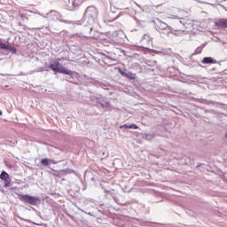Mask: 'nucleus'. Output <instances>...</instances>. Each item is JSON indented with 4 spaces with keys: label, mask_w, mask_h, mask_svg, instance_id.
I'll return each instance as SVG.
<instances>
[{
    "label": "nucleus",
    "mask_w": 227,
    "mask_h": 227,
    "mask_svg": "<svg viewBox=\"0 0 227 227\" xmlns=\"http://www.w3.org/2000/svg\"><path fill=\"white\" fill-rule=\"evenodd\" d=\"M98 15V11L93 6H89L83 15L84 26H93L95 24V19Z\"/></svg>",
    "instance_id": "obj_1"
},
{
    "label": "nucleus",
    "mask_w": 227,
    "mask_h": 227,
    "mask_svg": "<svg viewBox=\"0 0 227 227\" xmlns=\"http://www.w3.org/2000/svg\"><path fill=\"white\" fill-rule=\"evenodd\" d=\"M61 61V59H57L56 60L52 61L49 66L48 68H51L53 72H56L57 74H64L65 75H72L74 72L67 69L65 67L59 63Z\"/></svg>",
    "instance_id": "obj_2"
},
{
    "label": "nucleus",
    "mask_w": 227,
    "mask_h": 227,
    "mask_svg": "<svg viewBox=\"0 0 227 227\" xmlns=\"http://www.w3.org/2000/svg\"><path fill=\"white\" fill-rule=\"evenodd\" d=\"M20 201L22 203H27V205H32L33 207H36L38 203H40L39 197L31 196L29 194H19Z\"/></svg>",
    "instance_id": "obj_3"
},
{
    "label": "nucleus",
    "mask_w": 227,
    "mask_h": 227,
    "mask_svg": "<svg viewBox=\"0 0 227 227\" xmlns=\"http://www.w3.org/2000/svg\"><path fill=\"white\" fill-rule=\"evenodd\" d=\"M116 54H120V56L122 54V56H125V51L121 49H116L115 52H108V55H105V57L108 61H116Z\"/></svg>",
    "instance_id": "obj_4"
},
{
    "label": "nucleus",
    "mask_w": 227,
    "mask_h": 227,
    "mask_svg": "<svg viewBox=\"0 0 227 227\" xmlns=\"http://www.w3.org/2000/svg\"><path fill=\"white\" fill-rule=\"evenodd\" d=\"M178 31H180V30H176L171 27H167V28H165L160 32V35L161 38H165V36H169L170 35H176V33H178Z\"/></svg>",
    "instance_id": "obj_5"
},
{
    "label": "nucleus",
    "mask_w": 227,
    "mask_h": 227,
    "mask_svg": "<svg viewBox=\"0 0 227 227\" xmlns=\"http://www.w3.org/2000/svg\"><path fill=\"white\" fill-rule=\"evenodd\" d=\"M0 178L4 182L5 188L11 187L12 178H10V175L6 171H2Z\"/></svg>",
    "instance_id": "obj_6"
},
{
    "label": "nucleus",
    "mask_w": 227,
    "mask_h": 227,
    "mask_svg": "<svg viewBox=\"0 0 227 227\" xmlns=\"http://www.w3.org/2000/svg\"><path fill=\"white\" fill-rule=\"evenodd\" d=\"M121 35V36H123V32H121V31L115 32L113 35L112 42L114 43H115L116 45H120V44L123 43V40L121 39V37H120Z\"/></svg>",
    "instance_id": "obj_7"
},
{
    "label": "nucleus",
    "mask_w": 227,
    "mask_h": 227,
    "mask_svg": "<svg viewBox=\"0 0 227 227\" xmlns=\"http://www.w3.org/2000/svg\"><path fill=\"white\" fill-rule=\"evenodd\" d=\"M97 104H100L103 107H111V103L107 98H102V96H98L96 98Z\"/></svg>",
    "instance_id": "obj_8"
},
{
    "label": "nucleus",
    "mask_w": 227,
    "mask_h": 227,
    "mask_svg": "<svg viewBox=\"0 0 227 227\" xmlns=\"http://www.w3.org/2000/svg\"><path fill=\"white\" fill-rule=\"evenodd\" d=\"M153 40V39L150 37V35L145 34V35H143L142 40H141V43H142V45H144V46L152 45Z\"/></svg>",
    "instance_id": "obj_9"
},
{
    "label": "nucleus",
    "mask_w": 227,
    "mask_h": 227,
    "mask_svg": "<svg viewBox=\"0 0 227 227\" xmlns=\"http://www.w3.org/2000/svg\"><path fill=\"white\" fill-rule=\"evenodd\" d=\"M169 27V26L168 24H166L165 22L160 21L157 25H156V30L160 33L161 31H163L164 29Z\"/></svg>",
    "instance_id": "obj_10"
},
{
    "label": "nucleus",
    "mask_w": 227,
    "mask_h": 227,
    "mask_svg": "<svg viewBox=\"0 0 227 227\" xmlns=\"http://www.w3.org/2000/svg\"><path fill=\"white\" fill-rule=\"evenodd\" d=\"M203 65H214V63H217V60H214L212 57H206L201 60Z\"/></svg>",
    "instance_id": "obj_11"
},
{
    "label": "nucleus",
    "mask_w": 227,
    "mask_h": 227,
    "mask_svg": "<svg viewBox=\"0 0 227 227\" xmlns=\"http://www.w3.org/2000/svg\"><path fill=\"white\" fill-rule=\"evenodd\" d=\"M58 12L56 11H51L44 16L45 19H50V20H56L58 19Z\"/></svg>",
    "instance_id": "obj_12"
},
{
    "label": "nucleus",
    "mask_w": 227,
    "mask_h": 227,
    "mask_svg": "<svg viewBox=\"0 0 227 227\" xmlns=\"http://www.w3.org/2000/svg\"><path fill=\"white\" fill-rule=\"evenodd\" d=\"M120 74H122L123 77H127V79H130V81H134V79H136V74L132 73H125V71L120 70Z\"/></svg>",
    "instance_id": "obj_13"
},
{
    "label": "nucleus",
    "mask_w": 227,
    "mask_h": 227,
    "mask_svg": "<svg viewBox=\"0 0 227 227\" xmlns=\"http://www.w3.org/2000/svg\"><path fill=\"white\" fill-rule=\"evenodd\" d=\"M0 49H3L4 51H13V52H17V50L15 48L11 47L10 45L6 43H3L0 42Z\"/></svg>",
    "instance_id": "obj_14"
},
{
    "label": "nucleus",
    "mask_w": 227,
    "mask_h": 227,
    "mask_svg": "<svg viewBox=\"0 0 227 227\" xmlns=\"http://www.w3.org/2000/svg\"><path fill=\"white\" fill-rule=\"evenodd\" d=\"M215 25L217 27H227V20L226 19H222L218 20Z\"/></svg>",
    "instance_id": "obj_15"
},
{
    "label": "nucleus",
    "mask_w": 227,
    "mask_h": 227,
    "mask_svg": "<svg viewBox=\"0 0 227 227\" xmlns=\"http://www.w3.org/2000/svg\"><path fill=\"white\" fill-rule=\"evenodd\" d=\"M41 164L43 165V166H46V167H49V159H47V158H45V159H43L42 160H41Z\"/></svg>",
    "instance_id": "obj_16"
},
{
    "label": "nucleus",
    "mask_w": 227,
    "mask_h": 227,
    "mask_svg": "<svg viewBox=\"0 0 227 227\" xmlns=\"http://www.w3.org/2000/svg\"><path fill=\"white\" fill-rule=\"evenodd\" d=\"M203 47H205V45L202 44V46L198 47L195 50V54H201V52L203 51Z\"/></svg>",
    "instance_id": "obj_17"
},
{
    "label": "nucleus",
    "mask_w": 227,
    "mask_h": 227,
    "mask_svg": "<svg viewBox=\"0 0 227 227\" xmlns=\"http://www.w3.org/2000/svg\"><path fill=\"white\" fill-rule=\"evenodd\" d=\"M99 86L103 88V90H109V85L107 83L101 82L99 83Z\"/></svg>",
    "instance_id": "obj_18"
},
{
    "label": "nucleus",
    "mask_w": 227,
    "mask_h": 227,
    "mask_svg": "<svg viewBox=\"0 0 227 227\" xmlns=\"http://www.w3.org/2000/svg\"><path fill=\"white\" fill-rule=\"evenodd\" d=\"M145 139H147V141H152V139H153V134H147Z\"/></svg>",
    "instance_id": "obj_19"
},
{
    "label": "nucleus",
    "mask_w": 227,
    "mask_h": 227,
    "mask_svg": "<svg viewBox=\"0 0 227 227\" xmlns=\"http://www.w3.org/2000/svg\"><path fill=\"white\" fill-rule=\"evenodd\" d=\"M129 129H137L138 127L136 124H131V125H129Z\"/></svg>",
    "instance_id": "obj_20"
},
{
    "label": "nucleus",
    "mask_w": 227,
    "mask_h": 227,
    "mask_svg": "<svg viewBox=\"0 0 227 227\" xmlns=\"http://www.w3.org/2000/svg\"><path fill=\"white\" fill-rule=\"evenodd\" d=\"M49 164H58L56 160L49 159Z\"/></svg>",
    "instance_id": "obj_21"
},
{
    "label": "nucleus",
    "mask_w": 227,
    "mask_h": 227,
    "mask_svg": "<svg viewBox=\"0 0 227 227\" xmlns=\"http://www.w3.org/2000/svg\"><path fill=\"white\" fill-rule=\"evenodd\" d=\"M129 127H130V125L124 124V125L121 126V129H129Z\"/></svg>",
    "instance_id": "obj_22"
},
{
    "label": "nucleus",
    "mask_w": 227,
    "mask_h": 227,
    "mask_svg": "<svg viewBox=\"0 0 227 227\" xmlns=\"http://www.w3.org/2000/svg\"><path fill=\"white\" fill-rule=\"evenodd\" d=\"M71 4H72V6H74V8L77 6V4H75V0H71Z\"/></svg>",
    "instance_id": "obj_23"
},
{
    "label": "nucleus",
    "mask_w": 227,
    "mask_h": 227,
    "mask_svg": "<svg viewBox=\"0 0 227 227\" xmlns=\"http://www.w3.org/2000/svg\"><path fill=\"white\" fill-rule=\"evenodd\" d=\"M74 36H79V38H82V34H75V35H74Z\"/></svg>",
    "instance_id": "obj_24"
},
{
    "label": "nucleus",
    "mask_w": 227,
    "mask_h": 227,
    "mask_svg": "<svg viewBox=\"0 0 227 227\" xmlns=\"http://www.w3.org/2000/svg\"><path fill=\"white\" fill-rule=\"evenodd\" d=\"M0 116H3V111L0 110Z\"/></svg>",
    "instance_id": "obj_25"
},
{
    "label": "nucleus",
    "mask_w": 227,
    "mask_h": 227,
    "mask_svg": "<svg viewBox=\"0 0 227 227\" xmlns=\"http://www.w3.org/2000/svg\"><path fill=\"white\" fill-rule=\"evenodd\" d=\"M20 17H24V13H20Z\"/></svg>",
    "instance_id": "obj_26"
},
{
    "label": "nucleus",
    "mask_w": 227,
    "mask_h": 227,
    "mask_svg": "<svg viewBox=\"0 0 227 227\" xmlns=\"http://www.w3.org/2000/svg\"><path fill=\"white\" fill-rule=\"evenodd\" d=\"M106 65H109V62H106Z\"/></svg>",
    "instance_id": "obj_27"
}]
</instances>
